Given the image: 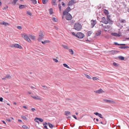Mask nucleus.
<instances>
[{
	"instance_id": "nucleus-25",
	"label": "nucleus",
	"mask_w": 129,
	"mask_h": 129,
	"mask_svg": "<svg viewBox=\"0 0 129 129\" xmlns=\"http://www.w3.org/2000/svg\"><path fill=\"white\" fill-rule=\"evenodd\" d=\"M0 24H2L5 26H6L8 24V23H6L5 22H3L0 23Z\"/></svg>"
},
{
	"instance_id": "nucleus-55",
	"label": "nucleus",
	"mask_w": 129,
	"mask_h": 129,
	"mask_svg": "<svg viewBox=\"0 0 129 129\" xmlns=\"http://www.w3.org/2000/svg\"><path fill=\"white\" fill-rule=\"evenodd\" d=\"M8 7L7 6H6L5 7H4L3 8V10H6L7 8Z\"/></svg>"
},
{
	"instance_id": "nucleus-8",
	"label": "nucleus",
	"mask_w": 129,
	"mask_h": 129,
	"mask_svg": "<svg viewBox=\"0 0 129 129\" xmlns=\"http://www.w3.org/2000/svg\"><path fill=\"white\" fill-rule=\"evenodd\" d=\"M111 35H112L114 36L119 37L121 36V33H120L117 34L113 32L111 33Z\"/></svg>"
},
{
	"instance_id": "nucleus-11",
	"label": "nucleus",
	"mask_w": 129,
	"mask_h": 129,
	"mask_svg": "<svg viewBox=\"0 0 129 129\" xmlns=\"http://www.w3.org/2000/svg\"><path fill=\"white\" fill-rule=\"evenodd\" d=\"M91 25L92 28H93L95 26L96 23V21L95 20H91Z\"/></svg>"
},
{
	"instance_id": "nucleus-41",
	"label": "nucleus",
	"mask_w": 129,
	"mask_h": 129,
	"mask_svg": "<svg viewBox=\"0 0 129 129\" xmlns=\"http://www.w3.org/2000/svg\"><path fill=\"white\" fill-rule=\"evenodd\" d=\"M63 65L64 67L67 68H69V67L67 64L66 63H64L63 64Z\"/></svg>"
},
{
	"instance_id": "nucleus-46",
	"label": "nucleus",
	"mask_w": 129,
	"mask_h": 129,
	"mask_svg": "<svg viewBox=\"0 0 129 129\" xmlns=\"http://www.w3.org/2000/svg\"><path fill=\"white\" fill-rule=\"evenodd\" d=\"M21 118L25 120H27V118L24 116H21Z\"/></svg>"
},
{
	"instance_id": "nucleus-59",
	"label": "nucleus",
	"mask_w": 129,
	"mask_h": 129,
	"mask_svg": "<svg viewBox=\"0 0 129 129\" xmlns=\"http://www.w3.org/2000/svg\"><path fill=\"white\" fill-rule=\"evenodd\" d=\"M63 7H64L65 6V4L63 2H62L61 3Z\"/></svg>"
},
{
	"instance_id": "nucleus-1",
	"label": "nucleus",
	"mask_w": 129,
	"mask_h": 129,
	"mask_svg": "<svg viewBox=\"0 0 129 129\" xmlns=\"http://www.w3.org/2000/svg\"><path fill=\"white\" fill-rule=\"evenodd\" d=\"M82 28V26L79 23H75L74 26V29L78 31L80 30Z\"/></svg>"
},
{
	"instance_id": "nucleus-56",
	"label": "nucleus",
	"mask_w": 129,
	"mask_h": 129,
	"mask_svg": "<svg viewBox=\"0 0 129 129\" xmlns=\"http://www.w3.org/2000/svg\"><path fill=\"white\" fill-rule=\"evenodd\" d=\"M31 110L32 112H34L36 110L34 108H32Z\"/></svg>"
},
{
	"instance_id": "nucleus-3",
	"label": "nucleus",
	"mask_w": 129,
	"mask_h": 129,
	"mask_svg": "<svg viewBox=\"0 0 129 129\" xmlns=\"http://www.w3.org/2000/svg\"><path fill=\"white\" fill-rule=\"evenodd\" d=\"M76 35V37L79 39H82L84 36V35L81 32L77 33Z\"/></svg>"
},
{
	"instance_id": "nucleus-28",
	"label": "nucleus",
	"mask_w": 129,
	"mask_h": 129,
	"mask_svg": "<svg viewBox=\"0 0 129 129\" xmlns=\"http://www.w3.org/2000/svg\"><path fill=\"white\" fill-rule=\"evenodd\" d=\"M17 48H18L20 49H22L23 48L22 47L18 44H17Z\"/></svg>"
},
{
	"instance_id": "nucleus-34",
	"label": "nucleus",
	"mask_w": 129,
	"mask_h": 129,
	"mask_svg": "<svg viewBox=\"0 0 129 129\" xmlns=\"http://www.w3.org/2000/svg\"><path fill=\"white\" fill-rule=\"evenodd\" d=\"M22 127L24 129H29L28 127L25 125H23L22 126Z\"/></svg>"
},
{
	"instance_id": "nucleus-57",
	"label": "nucleus",
	"mask_w": 129,
	"mask_h": 129,
	"mask_svg": "<svg viewBox=\"0 0 129 129\" xmlns=\"http://www.w3.org/2000/svg\"><path fill=\"white\" fill-rule=\"evenodd\" d=\"M125 45V44H119V46H123Z\"/></svg>"
},
{
	"instance_id": "nucleus-37",
	"label": "nucleus",
	"mask_w": 129,
	"mask_h": 129,
	"mask_svg": "<svg viewBox=\"0 0 129 129\" xmlns=\"http://www.w3.org/2000/svg\"><path fill=\"white\" fill-rule=\"evenodd\" d=\"M34 4H36L37 3V2L36 0H30Z\"/></svg>"
},
{
	"instance_id": "nucleus-53",
	"label": "nucleus",
	"mask_w": 129,
	"mask_h": 129,
	"mask_svg": "<svg viewBox=\"0 0 129 129\" xmlns=\"http://www.w3.org/2000/svg\"><path fill=\"white\" fill-rule=\"evenodd\" d=\"M94 114L95 115H96L98 116L99 114V113L98 112H94Z\"/></svg>"
},
{
	"instance_id": "nucleus-48",
	"label": "nucleus",
	"mask_w": 129,
	"mask_h": 129,
	"mask_svg": "<svg viewBox=\"0 0 129 129\" xmlns=\"http://www.w3.org/2000/svg\"><path fill=\"white\" fill-rule=\"evenodd\" d=\"M98 116L99 117H100V118H103V117H102V115L101 114H100V113H99V115H98Z\"/></svg>"
},
{
	"instance_id": "nucleus-30",
	"label": "nucleus",
	"mask_w": 129,
	"mask_h": 129,
	"mask_svg": "<svg viewBox=\"0 0 129 129\" xmlns=\"http://www.w3.org/2000/svg\"><path fill=\"white\" fill-rule=\"evenodd\" d=\"M84 75L88 79H91V77L89 75H88L86 74H84Z\"/></svg>"
},
{
	"instance_id": "nucleus-5",
	"label": "nucleus",
	"mask_w": 129,
	"mask_h": 129,
	"mask_svg": "<svg viewBox=\"0 0 129 129\" xmlns=\"http://www.w3.org/2000/svg\"><path fill=\"white\" fill-rule=\"evenodd\" d=\"M65 15H66L65 18L66 20H70L72 19V16L70 13L67 14Z\"/></svg>"
},
{
	"instance_id": "nucleus-19",
	"label": "nucleus",
	"mask_w": 129,
	"mask_h": 129,
	"mask_svg": "<svg viewBox=\"0 0 129 129\" xmlns=\"http://www.w3.org/2000/svg\"><path fill=\"white\" fill-rule=\"evenodd\" d=\"M101 31L100 30L97 31V32L96 33V35L97 36H99L101 34Z\"/></svg>"
},
{
	"instance_id": "nucleus-54",
	"label": "nucleus",
	"mask_w": 129,
	"mask_h": 129,
	"mask_svg": "<svg viewBox=\"0 0 129 129\" xmlns=\"http://www.w3.org/2000/svg\"><path fill=\"white\" fill-rule=\"evenodd\" d=\"M72 116L75 118V119H77V117H76V116L75 115H72Z\"/></svg>"
},
{
	"instance_id": "nucleus-4",
	"label": "nucleus",
	"mask_w": 129,
	"mask_h": 129,
	"mask_svg": "<svg viewBox=\"0 0 129 129\" xmlns=\"http://www.w3.org/2000/svg\"><path fill=\"white\" fill-rule=\"evenodd\" d=\"M71 10V9H70V7H68L63 12V15L64 16L65 15L69 13H68Z\"/></svg>"
},
{
	"instance_id": "nucleus-23",
	"label": "nucleus",
	"mask_w": 129,
	"mask_h": 129,
	"mask_svg": "<svg viewBox=\"0 0 129 129\" xmlns=\"http://www.w3.org/2000/svg\"><path fill=\"white\" fill-rule=\"evenodd\" d=\"M119 21L120 22L122 23H125L126 22V20H125L123 19H120Z\"/></svg>"
},
{
	"instance_id": "nucleus-13",
	"label": "nucleus",
	"mask_w": 129,
	"mask_h": 129,
	"mask_svg": "<svg viewBox=\"0 0 129 129\" xmlns=\"http://www.w3.org/2000/svg\"><path fill=\"white\" fill-rule=\"evenodd\" d=\"M109 53H111L112 54L114 55L116 54L119 52L118 51H117L115 50H112L109 51Z\"/></svg>"
},
{
	"instance_id": "nucleus-18",
	"label": "nucleus",
	"mask_w": 129,
	"mask_h": 129,
	"mask_svg": "<svg viewBox=\"0 0 129 129\" xmlns=\"http://www.w3.org/2000/svg\"><path fill=\"white\" fill-rule=\"evenodd\" d=\"M64 113L65 115L67 116H68L71 114V113L68 111H65Z\"/></svg>"
},
{
	"instance_id": "nucleus-10",
	"label": "nucleus",
	"mask_w": 129,
	"mask_h": 129,
	"mask_svg": "<svg viewBox=\"0 0 129 129\" xmlns=\"http://www.w3.org/2000/svg\"><path fill=\"white\" fill-rule=\"evenodd\" d=\"M103 100L105 102H106L107 103H110L111 104H114L115 103V102L114 101L112 100H108L106 99H104Z\"/></svg>"
},
{
	"instance_id": "nucleus-22",
	"label": "nucleus",
	"mask_w": 129,
	"mask_h": 129,
	"mask_svg": "<svg viewBox=\"0 0 129 129\" xmlns=\"http://www.w3.org/2000/svg\"><path fill=\"white\" fill-rule=\"evenodd\" d=\"M36 119H38L41 122H42L43 121V119L40 118L36 117L35 118V120H36Z\"/></svg>"
},
{
	"instance_id": "nucleus-24",
	"label": "nucleus",
	"mask_w": 129,
	"mask_h": 129,
	"mask_svg": "<svg viewBox=\"0 0 129 129\" xmlns=\"http://www.w3.org/2000/svg\"><path fill=\"white\" fill-rule=\"evenodd\" d=\"M118 58L119 59L121 60H123L124 59V57L121 56H118Z\"/></svg>"
},
{
	"instance_id": "nucleus-44",
	"label": "nucleus",
	"mask_w": 129,
	"mask_h": 129,
	"mask_svg": "<svg viewBox=\"0 0 129 129\" xmlns=\"http://www.w3.org/2000/svg\"><path fill=\"white\" fill-rule=\"evenodd\" d=\"M92 79L93 80H95L99 79L96 77H93Z\"/></svg>"
},
{
	"instance_id": "nucleus-27",
	"label": "nucleus",
	"mask_w": 129,
	"mask_h": 129,
	"mask_svg": "<svg viewBox=\"0 0 129 129\" xmlns=\"http://www.w3.org/2000/svg\"><path fill=\"white\" fill-rule=\"evenodd\" d=\"M53 10L52 8H50L49 10V13L50 15H51L53 13Z\"/></svg>"
},
{
	"instance_id": "nucleus-31",
	"label": "nucleus",
	"mask_w": 129,
	"mask_h": 129,
	"mask_svg": "<svg viewBox=\"0 0 129 129\" xmlns=\"http://www.w3.org/2000/svg\"><path fill=\"white\" fill-rule=\"evenodd\" d=\"M104 12L105 15H107L109 14V12L108 10L105 9L104 10Z\"/></svg>"
},
{
	"instance_id": "nucleus-21",
	"label": "nucleus",
	"mask_w": 129,
	"mask_h": 129,
	"mask_svg": "<svg viewBox=\"0 0 129 129\" xmlns=\"http://www.w3.org/2000/svg\"><path fill=\"white\" fill-rule=\"evenodd\" d=\"M119 48L121 49H125L126 48H129V47L127 46H120Z\"/></svg>"
},
{
	"instance_id": "nucleus-9",
	"label": "nucleus",
	"mask_w": 129,
	"mask_h": 129,
	"mask_svg": "<svg viewBox=\"0 0 129 129\" xmlns=\"http://www.w3.org/2000/svg\"><path fill=\"white\" fill-rule=\"evenodd\" d=\"M94 92L98 93H100L103 92H104L102 90L101 88H100L99 89L94 91Z\"/></svg>"
},
{
	"instance_id": "nucleus-35",
	"label": "nucleus",
	"mask_w": 129,
	"mask_h": 129,
	"mask_svg": "<svg viewBox=\"0 0 129 129\" xmlns=\"http://www.w3.org/2000/svg\"><path fill=\"white\" fill-rule=\"evenodd\" d=\"M113 66H114L115 67H117L119 66V64L115 62L113 63Z\"/></svg>"
},
{
	"instance_id": "nucleus-15",
	"label": "nucleus",
	"mask_w": 129,
	"mask_h": 129,
	"mask_svg": "<svg viewBox=\"0 0 129 129\" xmlns=\"http://www.w3.org/2000/svg\"><path fill=\"white\" fill-rule=\"evenodd\" d=\"M92 33V31H88L86 34V36L87 37L90 36Z\"/></svg>"
},
{
	"instance_id": "nucleus-39",
	"label": "nucleus",
	"mask_w": 129,
	"mask_h": 129,
	"mask_svg": "<svg viewBox=\"0 0 129 129\" xmlns=\"http://www.w3.org/2000/svg\"><path fill=\"white\" fill-rule=\"evenodd\" d=\"M6 76L7 79H10L11 78V76L9 75H7Z\"/></svg>"
},
{
	"instance_id": "nucleus-51",
	"label": "nucleus",
	"mask_w": 129,
	"mask_h": 129,
	"mask_svg": "<svg viewBox=\"0 0 129 129\" xmlns=\"http://www.w3.org/2000/svg\"><path fill=\"white\" fill-rule=\"evenodd\" d=\"M117 26H119L121 28L123 27L122 26V25H121V24H118V25H117Z\"/></svg>"
},
{
	"instance_id": "nucleus-6",
	"label": "nucleus",
	"mask_w": 129,
	"mask_h": 129,
	"mask_svg": "<svg viewBox=\"0 0 129 129\" xmlns=\"http://www.w3.org/2000/svg\"><path fill=\"white\" fill-rule=\"evenodd\" d=\"M44 37V35L42 33V31H40V34L39 35V38L38 39V40L39 41H41V40L43 39Z\"/></svg>"
},
{
	"instance_id": "nucleus-62",
	"label": "nucleus",
	"mask_w": 129,
	"mask_h": 129,
	"mask_svg": "<svg viewBox=\"0 0 129 129\" xmlns=\"http://www.w3.org/2000/svg\"><path fill=\"white\" fill-rule=\"evenodd\" d=\"M23 108H24L25 109H27V107L25 106H23Z\"/></svg>"
},
{
	"instance_id": "nucleus-2",
	"label": "nucleus",
	"mask_w": 129,
	"mask_h": 129,
	"mask_svg": "<svg viewBox=\"0 0 129 129\" xmlns=\"http://www.w3.org/2000/svg\"><path fill=\"white\" fill-rule=\"evenodd\" d=\"M21 35L22 37L25 40L28 42H31V41L30 39L28 38L27 35L25 34H21Z\"/></svg>"
},
{
	"instance_id": "nucleus-61",
	"label": "nucleus",
	"mask_w": 129,
	"mask_h": 129,
	"mask_svg": "<svg viewBox=\"0 0 129 129\" xmlns=\"http://www.w3.org/2000/svg\"><path fill=\"white\" fill-rule=\"evenodd\" d=\"M18 121L19 122H22L21 120L19 119H18Z\"/></svg>"
},
{
	"instance_id": "nucleus-36",
	"label": "nucleus",
	"mask_w": 129,
	"mask_h": 129,
	"mask_svg": "<svg viewBox=\"0 0 129 129\" xmlns=\"http://www.w3.org/2000/svg\"><path fill=\"white\" fill-rule=\"evenodd\" d=\"M16 44H11L10 45V46L11 47H16Z\"/></svg>"
},
{
	"instance_id": "nucleus-43",
	"label": "nucleus",
	"mask_w": 129,
	"mask_h": 129,
	"mask_svg": "<svg viewBox=\"0 0 129 129\" xmlns=\"http://www.w3.org/2000/svg\"><path fill=\"white\" fill-rule=\"evenodd\" d=\"M52 20L54 21L55 22H57V19L55 17L53 18Z\"/></svg>"
},
{
	"instance_id": "nucleus-50",
	"label": "nucleus",
	"mask_w": 129,
	"mask_h": 129,
	"mask_svg": "<svg viewBox=\"0 0 129 129\" xmlns=\"http://www.w3.org/2000/svg\"><path fill=\"white\" fill-rule=\"evenodd\" d=\"M53 59L54 61L56 62H57L58 61V60L55 58H53Z\"/></svg>"
},
{
	"instance_id": "nucleus-58",
	"label": "nucleus",
	"mask_w": 129,
	"mask_h": 129,
	"mask_svg": "<svg viewBox=\"0 0 129 129\" xmlns=\"http://www.w3.org/2000/svg\"><path fill=\"white\" fill-rule=\"evenodd\" d=\"M3 99L2 97H1L0 98V101L2 102L3 101Z\"/></svg>"
},
{
	"instance_id": "nucleus-52",
	"label": "nucleus",
	"mask_w": 129,
	"mask_h": 129,
	"mask_svg": "<svg viewBox=\"0 0 129 129\" xmlns=\"http://www.w3.org/2000/svg\"><path fill=\"white\" fill-rule=\"evenodd\" d=\"M72 34L73 36H76V34L74 32H73L72 33Z\"/></svg>"
},
{
	"instance_id": "nucleus-45",
	"label": "nucleus",
	"mask_w": 129,
	"mask_h": 129,
	"mask_svg": "<svg viewBox=\"0 0 129 129\" xmlns=\"http://www.w3.org/2000/svg\"><path fill=\"white\" fill-rule=\"evenodd\" d=\"M27 14L30 16H32V13L29 12L27 11Z\"/></svg>"
},
{
	"instance_id": "nucleus-49",
	"label": "nucleus",
	"mask_w": 129,
	"mask_h": 129,
	"mask_svg": "<svg viewBox=\"0 0 129 129\" xmlns=\"http://www.w3.org/2000/svg\"><path fill=\"white\" fill-rule=\"evenodd\" d=\"M16 3V0H14L12 2V4L14 5H15Z\"/></svg>"
},
{
	"instance_id": "nucleus-20",
	"label": "nucleus",
	"mask_w": 129,
	"mask_h": 129,
	"mask_svg": "<svg viewBox=\"0 0 129 129\" xmlns=\"http://www.w3.org/2000/svg\"><path fill=\"white\" fill-rule=\"evenodd\" d=\"M110 15H109V16L107 15V21H108V23H110V22L112 21L111 20H110Z\"/></svg>"
},
{
	"instance_id": "nucleus-38",
	"label": "nucleus",
	"mask_w": 129,
	"mask_h": 129,
	"mask_svg": "<svg viewBox=\"0 0 129 129\" xmlns=\"http://www.w3.org/2000/svg\"><path fill=\"white\" fill-rule=\"evenodd\" d=\"M49 41H48L45 40L44 41H42V43L43 44H45L46 43H49Z\"/></svg>"
},
{
	"instance_id": "nucleus-26",
	"label": "nucleus",
	"mask_w": 129,
	"mask_h": 129,
	"mask_svg": "<svg viewBox=\"0 0 129 129\" xmlns=\"http://www.w3.org/2000/svg\"><path fill=\"white\" fill-rule=\"evenodd\" d=\"M43 124L45 128H46V129H48L47 128V126L46 125L47 124V123L46 122H44L43 123Z\"/></svg>"
},
{
	"instance_id": "nucleus-16",
	"label": "nucleus",
	"mask_w": 129,
	"mask_h": 129,
	"mask_svg": "<svg viewBox=\"0 0 129 129\" xmlns=\"http://www.w3.org/2000/svg\"><path fill=\"white\" fill-rule=\"evenodd\" d=\"M56 0H52L51 2V4L52 5L55 6L57 5V4L56 3Z\"/></svg>"
},
{
	"instance_id": "nucleus-47",
	"label": "nucleus",
	"mask_w": 129,
	"mask_h": 129,
	"mask_svg": "<svg viewBox=\"0 0 129 129\" xmlns=\"http://www.w3.org/2000/svg\"><path fill=\"white\" fill-rule=\"evenodd\" d=\"M17 28L19 30L21 29L22 28V27L21 26H17Z\"/></svg>"
},
{
	"instance_id": "nucleus-17",
	"label": "nucleus",
	"mask_w": 129,
	"mask_h": 129,
	"mask_svg": "<svg viewBox=\"0 0 129 129\" xmlns=\"http://www.w3.org/2000/svg\"><path fill=\"white\" fill-rule=\"evenodd\" d=\"M31 97L33 99H37L38 100H41V99L40 98H38V96H31Z\"/></svg>"
},
{
	"instance_id": "nucleus-14",
	"label": "nucleus",
	"mask_w": 129,
	"mask_h": 129,
	"mask_svg": "<svg viewBox=\"0 0 129 129\" xmlns=\"http://www.w3.org/2000/svg\"><path fill=\"white\" fill-rule=\"evenodd\" d=\"M26 7V6L25 5H20L19 6V8L20 9H22Z\"/></svg>"
},
{
	"instance_id": "nucleus-60",
	"label": "nucleus",
	"mask_w": 129,
	"mask_h": 129,
	"mask_svg": "<svg viewBox=\"0 0 129 129\" xmlns=\"http://www.w3.org/2000/svg\"><path fill=\"white\" fill-rule=\"evenodd\" d=\"M114 44L115 45H118V46H119V44H118V43H117L116 42H114Z\"/></svg>"
},
{
	"instance_id": "nucleus-40",
	"label": "nucleus",
	"mask_w": 129,
	"mask_h": 129,
	"mask_svg": "<svg viewBox=\"0 0 129 129\" xmlns=\"http://www.w3.org/2000/svg\"><path fill=\"white\" fill-rule=\"evenodd\" d=\"M30 38L34 40L35 39V37L33 36L30 35Z\"/></svg>"
},
{
	"instance_id": "nucleus-42",
	"label": "nucleus",
	"mask_w": 129,
	"mask_h": 129,
	"mask_svg": "<svg viewBox=\"0 0 129 129\" xmlns=\"http://www.w3.org/2000/svg\"><path fill=\"white\" fill-rule=\"evenodd\" d=\"M42 1L43 4H46L48 1L46 0H42Z\"/></svg>"
},
{
	"instance_id": "nucleus-64",
	"label": "nucleus",
	"mask_w": 129,
	"mask_h": 129,
	"mask_svg": "<svg viewBox=\"0 0 129 129\" xmlns=\"http://www.w3.org/2000/svg\"><path fill=\"white\" fill-rule=\"evenodd\" d=\"M6 120L8 121L9 122H11V120L10 119H7Z\"/></svg>"
},
{
	"instance_id": "nucleus-12",
	"label": "nucleus",
	"mask_w": 129,
	"mask_h": 129,
	"mask_svg": "<svg viewBox=\"0 0 129 129\" xmlns=\"http://www.w3.org/2000/svg\"><path fill=\"white\" fill-rule=\"evenodd\" d=\"M101 22H102L103 23L105 24H107L108 23V21L106 20V18L104 17L102 18V21H101Z\"/></svg>"
},
{
	"instance_id": "nucleus-63",
	"label": "nucleus",
	"mask_w": 129,
	"mask_h": 129,
	"mask_svg": "<svg viewBox=\"0 0 129 129\" xmlns=\"http://www.w3.org/2000/svg\"><path fill=\"white\" fill-rule=\"evenodd\" d=\"M6 79H7V78H6V76H5L4 77V78H2V79H3V80H5Z\"/></svg>"
},
{
	"instance_id": "nucleus-29",
	"label": "nucleus",
	"mask_w": 129,
	"mask_h": 129,
	"mask_svg": "<svg viewBox=\"0 0 129 129\" xmlns=\"http://www.w3.org/2000/svg\"><path fill=\"white\" fill-rule=\"evenodd\" d=\"M69 51L70 52V53L72 55L74 54V51L73 50L71 49H69Z\"/></svg>"
},
{
	"instance_id": "nucleus-32",
	"label": "nucleus",
	"mask_w": 129,
	"mask_h": 129,
	"mask_svg": "<svg viewBox=\"0 0 129 129\" xmlns=\"http://www.w3.org/2000/svg\"><path fill=\"white\" fill-rule=\"evenodd\" d=\"M62 46L63 48L65 49H69V47L68 46L64 45H62Z\"/></svg>"
},
{
	"instance_id": "nucleus-7",
	"label": "nucleus",
	"mask_w": 129,
	"mask_h": 129,
	"mask_svg": "<svg viewBox=\"0 0 129 129\" xmlns=\"http://www.w3.org/2000/svg\"><path fill=\"white\" fill-rule=\"evenodd\" d=\"M76 3L75 0H71L68 3V6H72Z\"/></svg>"
},
{
	"instance_id": "nucleus-33",
	"label": "nucleus",
	"mask_w": 129,
	"mask_h": 129,
	"mask_svg": "<svg viewBox=\"0 0 129 129\" xmlns=\"http://www.w3.org/2000/svg\"><path fill=\"white\" fill-rule=\"evenodd\" d=\"M48 124L49 126L51 128H52L54 126H53L50 123H48Z\"/></svg>"
}]
</instances>
